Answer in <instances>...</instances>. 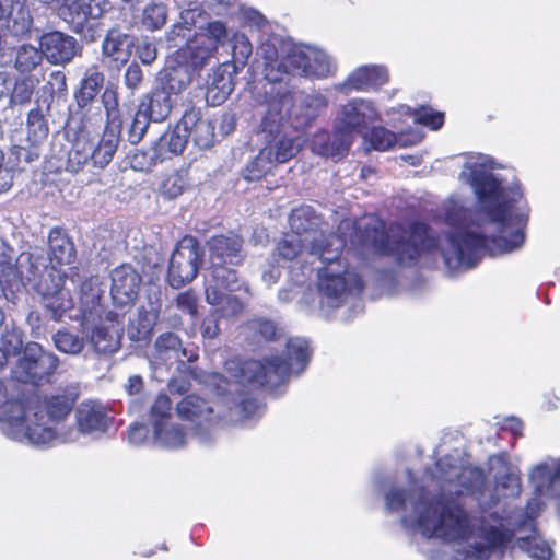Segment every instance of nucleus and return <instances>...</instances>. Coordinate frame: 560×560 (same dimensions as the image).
<instances>
[{"mask_svg":"<svg viewBox=\"0 0 560 560\" xmlns=\"http://www.w3.org/2000/svg\"><path fill=\"white\" fill-rule=\"evenodd\" d=\"M4 433L13 440L36 446L54 445L56 443L74 441L71 432H63L47 419L43 410H35L24 405L23 413L16 415Z\"/></svg>","mask_w":560,"mask_h":560,"instance_id":"obj_6","label":"nucleus"},{"mask_svg":"<svg viewBox=\"0 0 560 560\" xmlns=\"http://www.w3.org/2000/svg\"><path fill=\"white\" fill-rule=\"evenodd\" d=\"M102 103L104 105L107 126L98 141V144L93 148L91 145V162L94 166L103 168L110 163L119 143L120 126L115 124L118 117V102L116 93L106 89L102 95Z\"/></svg>","mask_w":560,"mask_h":560,"instance_id":"obj_12","label":"nucleus"},{"mask_svg":"<svg viewBox=\"0 0 560 560\" xmlns=\"http://www.w3.org/2000/svg\"><path fill=\"white\" fill-rule=\"evenodd\" d=\"M381 120V113L373 101L366 98H352L342 105L336 115V129L347 135L351 142L353 135L366 137L369 127Z\"/></svg>","mask_w":560,"mask_h":560,"instance_id":"obj_10","label":"nucleus"},{"mask_svg":"<svg viewBox=\"0 0 560 560\" xmlns=\"http://www.w3.org/2000/svg\"><path fill=\"white\" fill-rule=\"evenodd\" d=\"M137 55L142 63L150 65L156 59L158 50L153 43L142 40L137 46Z\"/></svg>","mask_w":560,"mask_h":560,"instance_id":"obj_62","label":"nucleus"},{"mask_svg":"<svg viewBox=\"0 0 560 560\" xmlns=\"http://www.w3.org/2000/svg\"><path fill=\"white\" fill-rule=\"evenodd\" d=\"M423 133L417 128L415 130H408L406 132H400L399 135H395L390 130L384 127L373 128L370 136L369 141L374 150L386 151L394 145L399 147H409L418 144L422 141Z\"/></svg>","mask_w":560,"mask_h":560,"instance_id":"obj_28","label":"nucleus"},{"mask_svg":"<svg viewBox=\"0 0 560 560\" xmlns=\"http://www.w3.org/2000/svg\"><path fill=\"white\" fill-rule=\"evenodd\" d=\"M351 144V139L335 128L332 133L325 130L315 133L311 140V150L320 156L339 160L348 153Z\"/></svg>","mask_w":560,"mask_h":560,"instance_id":"obj_26","label":"nucleus"},{"mask_svg":"<svg viewBox=\"0 0 560 560\" xmlns=\"http://www.w3.org/2000/svg\"><path fill=\"white\" fill-rule=\"evenodd\" d=\"M37 149H38V147H31V145H30V149H26L25 147L14 148V150L11 152V155H10V156H12L13 164L15 165L21 160H23L26 163H31L34 160L38 159L39 153H38Z\"/></svg>","mask_w":560,"mask_h":560,"instance_id":"obj_64","label":"nucleus"},{"mask_svg":"<svg viewBox=\"0 0 560 560\" xmlns=\"http://www.w3.org/2000/svg\"><path fill=\"white\" fill-rule=\"evenodd\" d=\"M33 19L30 8L21 0H11L7 15V28L15 37L26 35L32 27Z\"/></svg>","mask_w":560,"mask_h":560,"instance_id":"obj_39","label":"nucleus"},{"mask_svg":"<svg viewBox=\"0 0 560 560\" xmlns=\"http://www.w3.org/2000/svg\"><path fill=\"white\" fill-rule=\"evenodd\" d=\"M242 245V238L234 234L213 236L208 242L212 264H241Z\"/></svg>","mask_w":560,"mask_h":560,"instance_id":"obj_27","label":"nucleus"},{"mask_svg":"<svg viewBox=\"0 0 560 560\" xmlns=\"http://www.w3.org/2000/svg\"><path fill=\"white\" fill-rule=\"evenodd\" d=\"M242 16L244 23L248 26H255L264 33H266V28H269L268 21L265 16L253 8H242Z\"/></svg>","mask_w":560,"mask_h":560,"instance_id":"obj_58","label":"nucleus"},{"mask_svg":"<svg viewBox=\"0 0 560 560\" xmlns=\"http://www.w3.org/2000/svg\"><path fill=\"white\" fill-rule=\"evenodd\" d=\"M49 133L48 121L42 108L35 107L27 114L26 141L31 147L43 144Z\"/></svg>","mask_w":560,"mask_h":560,"instance_id":"obj_41","label":"nucleus"},{"mask_svg":"<svg viewBox=\"0 0 560 560\" xmlns=\"http://www.w3.org/2000/svg\"><path fill=\"white\" fill-rule=\"evenodd\" d=\"M195 435L189 430L186 431L184 425L171 421L153 431L155 443L166 448H178L184 446L188 439Z\"/></svg>","mask_w":560,"mask_h":560,"instance_id":"obj_40","label":"nucleus"},{"mask_svg":"<svg viewBox=\"0 0 560 560\" xmlns=\"http://www.w3.org/2000/svg\"><path fill=\"white\" fill-rule=\"evenodd\" d=\"M14 177V164L12 162V156H9L5 160L3 151L0 150V192L8 191L12 184Z\"/></svg>","mask_w":560,"mask_h":560,"instance_id":"obj_54","label":"nucleus"},{"mask_svg":"<svg viewBox=\"0 0 560 560\" xmlns=\"http://www.w3.org/2000/svg\"><path fill=\"white\" fill-rule=\"evenodd\" d=\"M185 187V177L182 174L174 172L164 176L159 185V192L163 198L173 200L183 194Z\"/></svg>","mask_w":560,"mask_h":560,"instance_id":"obj_48","label":"nucleus"},{"mask_svg":"<svg viewBox=\"0 0 560 560\" xmlns=\"http://www.w3.org/2000/svg\"><path fill=\"white\" fill-rule=\"evenodd\" d=\"M226 264H212L211 279L206 287V301L211 305L223 302L222 290L236 291L241 288L236 271L225 266Z\"/></svg>","mask_w":560,"mask_h":560,"instance_id":"obj_23","label":"nucleus"},{"mask_svg":"<svg viewBox=\"0 0 560 560\" xmlns=\"http://www.w3.org/2000/svg\"><path fill=\"white\" fill-rule=\"evenodd\" d=\"M88 338L97 353H113L120 347V334L114 325L100 324L92 329L90 335L88 334Z\"/></svg>","mask_w":560,"mask_h":560,"instance_id":"obj_38","label":"nucleus"},{"mask_svg":"<svg viewBox=\"0 0 560 560\" xmlns=\"http://www.w3.org/2000/svg\"><path fill=\"white\" fill-rule=\"evenodd\" d=\"M32 257L33 261H43L44 256L37 252L31 254H22L18 261V267L9 260H0V285L5 292L7 290L14 292L31 283L26 279L30 270L27 258Z\"/></svg>","mask_w":560,"mask_h":560,"instance_id":"obj_22","label":"nucleus"},{"mask_svg":"<svg viewBox=\"0 0 560 560\" xmlns=\"http://www.w3.org/2000/svg\"><path fill=\"white\" fill-rule=\"evenodd\" d=\"M349 241L342 237L314 238L310 255L320 264L317 269V290L322 308H338L363 291V281L348 266L342 252Z\"/></svg>","mask_w":560,"mask_h":560,"instance_id":"obj_5","label":"nucleus"},{"mask_svg":"<svg viewBox=\"0 0 560 560\" xmlns=\"http://www.w3.org/2000/svg\"><path fill=\"white\" fill-rule=\"evenodd\" d=\"M285 354L287 359L270 355L262 361L248 360L241 362L240 360H230L226 362L225 369L233 380L213 372L205 375L203 383L218 396H232L231 399H226L228 402L233 405L229 406L231 412L240 418H247L255 411L256 402L242 394L234 397L238 387L246 383L256 386H276L293 374L299 375L306 369L310 361L308 341L299 337L290 338L287 341Z\"/></svg>","mask_w":560,"mask_h":560,"instance_id":"obj_4","label":"nucleus"},{"mask_svg":"<svg viewBox=\"0 0 560 560\" xmlns=\"http://www.w3.org/2000/svg\"><path fill=\"white\" fill-rule=\"evenodd\" d=\"M226 38L225 25L218 21L211 22L205 32H200L187 40L184 55L189 58L191 67L201 68Z\"/></svg>","mask_w":560,"mask_h":560,"instance_id":"obj_13","label":"nucleus"},{"mask_svg":"<svg viewBox=\"0 0 560 560\" xmlns=\"http://www.w3.org/2000/svg\"><path fill=\"white\" fill-rule=\"evenodd\" d=\"M78 396V387L73 384L67 385L45 396L44 400L33 408L43 410L47 419L61 429V423L71 412Z\"/></svg>","mask_w":560,"mask_h":560,"instance_id":"obj_19","label":"nucleus"},{"mask_svg":"<svg viewBox=\"0 0 560 560\" xmlns=\"http://www.w3.org/2000/svg\"><path fill=\"white\" fill-rule=\"evenodd\" d=\"M198 299L197 295L192 291H186L178 294L176 299L177 307L189 314L190 316H196L198 311Z\"/></svg>","mask_w":560,"mask_h":560,"instance_id":"obj_60","label":"nucleus"},{"mask_svg":"<svg viewBox=\"0 0 560 560\" xmlns=\"http://www.w3.org/2000/svg\"><path fill=\"white\" fill-rule=\"evenodd\" d=\"M249 328L258 332L267 340L273 339L277 336V326L273 322L265 318H256L249 322Z\"/></svg>","mask_w":560,"mask_h":560,"instance_id":"obj_57","label":"nucleus"},{"mask_svg":"<svg viewBox=\"0 0 560 560\" xmlns=\"http://www.w3.org/2000/svg\"><path fill=\"white\" fill-rule=\"evenodd\" d=\"M488 464L495 480V493L490 495L491 502L499 501L501 497H516L521 493V477L512 470L505 453L490 456Z\"/></svg>","mask_w":560,"mask_h":560,"instance_id":"obj_16","label":"nucleus"},{"mask_svg":"<svg viewBox=\"0 0 560 560\" xmlns=\"http://www.w3.org/2000/svg\"><path fill=\"white\" fill-rule=\"evenodd\" d=\"M105 11V0H63L59 16L75 33H81L91 21L98 20Z\"/></svg>","mask_w":560,"mask_h":560,"instance_id":"obj_14","label":"nucleus"},{"mask_svg":"<svg viewBox=\"0 0 560 560\" xmlns=\"http://www.w3.org/2000/svg\"><path fill=\"white\" fill-rule=\"evenodd\" d=\"M89 161H91V144L80 136L68 153L66 168L71 173H78Z\"/></svg>","mask_w":560,"mask_h":560,"instance_id":"obj_45","label":"nucleus"},{"mask_svg":"<svg viewBox=\"0 0 560 560\" xmlns=\"http://www.w3.org/2000/svg\"><path fill=\"white\" fill-rule=\"evenodd\" d=\"M233 58L236 63L244 66L252 55V44L249 39L243 34H235L233 37Z\"/></svg>","mask_w":560,"mask_h":560,"instance_id":"obj_53","label":"nucleus"},{"mask_svg":"<svg viewBox=\"0 0 560 560\" xmlns=\"http://www.w3.org/2000/svg\"><path fill=\"white\" fill-rule=\"evenodd\" d=\"M390 113L412 116L416 124L428 126L433 130L441 128L444 121V116L442 113H433L430 108L424 107H421L417 110H411L409 106L401 104L397 107H393L387 112L388 115H390Z\"/></svg>","mask_w":560,"mask_h":560,"instance_id":"obj_43","label":"nucleus"},{"mask_svg":"<svg viewBox=\"0 0 560 560\" xmlns=\"http://www.w3.org/2000/svg\"><path fill=\"white\" fill-rule=\"evenodd\" d=\"M497 168L488 155L465 156L458 180L472 189L478 207L472 211L469 198L451 195L440 213L447 230L438 237L423 223L408 228L396 224L385 231L384 223L374 217L342 220L336 234H325L311 206L292 210L291 232L310 241V248L314 238L349 237V250L362 257L386 255L402 266L441 257L447 270H467L486 254H510L523 247V191L512 173L510 180Z\"/></svg>","mask_w":560,"mask_h":560,"instance_id":"obj_1","label":"nucleus"},{"mask_svg":"<svg viewBox=\"0 0 560 560\" xmlns=\"http://www.w3.org/2000/svg\"><path fill=\"white\" fill-rule=\"evenodd\" d=\"M43 58L42 49L23 44L16 48L14 68L21 73L31 72L42 63Z\"/></svg>","mask_w":560,"mask_h":560,"instance_id":"obj_44","label":"nucleus"},{"mask_svg":"<svg viewBox=\"0 0 560 560\" xmlns=\"http://www.w3.org/2000/svg\"><path fill=\"white\" fill-rule=\"evenodd\" d=\"M44 89L54 96H61L67 92V78L62 71H52L49 74L47 83Z\"/></svg>","mask_w":560,"mask_h":560,"instance_id":"obj_55","label":"nucleus"},{"mask_svg":"<svg viewBox=\"0 0 560 560\" xmlns=\"http://www.w3.org/2000/svg\"><path fill=\"white\" fill-rule=\"evenodd\" d=\"M184 115L194 116L192 124L187 125L185 133L200 149H208L214 140V127L208 119H203L199 108H189Z\"/></svg>","mask_w":560,"mask_h":560,"instance_id":"obj_34","label":"nucleus"},{"mask_svg":"<svg viewBox=\"0 0 560 560\" xmlns=\"http://www.w3.org/2000/svg\"><path fill=\"white\" fill-rule=\"evenodd\" d=\"M103 290L97 277H91L82 282L80 288V312L82 325L85 330L89 324L101 316V296Z\"/></svg>","mask_w":560,"mask_h":560,"instance_id":"obj_29","label":"nucleus"},{"mask_svg":"<svg viewBox=\"0 0 560 560\" xmlns=\"http://www.w3.org/2000/svg\"><path fill=\"white\" fill-rule=\"evenodd\" d=\"M201 252L198 241L192 236H185L173 250L167 279L171 287L178 289L191 282L199 270Z\"/></svg>","mask_w":560,"mask_h":560,"instance_id":"obj_11","label":"nucleus"},{"mask_svg":"<svg viewBox=\"0 0 560 560\" xmlns=\"http://www.w3.org/2000/svg\"><path fill=\"white\" fill-rule=\"evenodd\" d=\"M159 317V307L153 303L147 306H141L129 317V325L127 334L132 341L147 340L156 324Z\"/></svg>","mask_w":560,"mask_h":560,"instance_id":"obj_31","label":"nucleus"},{"mask_svg":"<svg viewBox=\"0 0 560 560\" xmlns=\"http://www.w3.org/2000/svg\"><path fill=\"white\" fill-rule=\"evenodd\" d=\"M279 258L284 261H290L299 257H303L306 262L313 264L316 258L310 255V241H304V237L289 232L285 233L282 240L278 243L276 248Z\"/></svg>","mask_w":560,"mask_h":560,"instance_id":"obj_35","label":"nucleus"},{"mask_svg":"<svg viewBox=\"0 0 560 560\" xmlns=\"http://www.w3.org/2000/svg\"><path fill=\"white\" fill-rule=\"evenodd\" d=\"M25 404V400L20 397L19 394L10 390L9 387L0 381V423L3 424V428H8L11 420H13L16 415L23 413Z\"/></svg>","mask_w":560,"mask_h":560,"instance_id":"obj_42","label":"nucleus"},{"mask_svg":"<svg viewBox=\"0 0 560 560\" xmlns=\"http://www.w3.org/2000/svg\"><path fill=\"white\" fill-rule=\"evenodd\" d=\"M270 151L261 149L259 154L244 170L246 180H258L272 171L276 166L271 161Z\"/></svg>","mask_w":560,"mask_h":560,"instance_id":"obj_46","label":"nucleus"},{"mask_svg":"<svg viewBox=\"0 0 560 560\" xmlns=\"http://www.w3.org/2000/svg\"><path fill=\"white\" fill-rule=\"evenodd\" d=\"M172 409V401L167 395L160 394L155 398L150 410V424L153 431L173 421Z\"/></svg>","mask_w":560,"mask_h":560,"instance_id":"obj_47","label":"nucleus"},{"mask_svg":"<svg viewBox=\"0 0 560 560\" xmlns=\"http://www.w3.org/2000/svg\"><path fill=\"white\" fill-rule=\"evenodd\" d=\"M218 314L224 317H233L241 314L244 310V304L235 296L224 293L223 302L218 305Z\"/></svg>","mask_w":560,"mask_h":560,"instance_id":"obj_56","label":"nucleus"},{"mask_svg":"<svg viewBox=\"0 0 560 560\" xmlns=\"http://www.w3.org/2000/svg\"><path fill=\"white\" fill-rule=\"evenodd\" d=\"M153 363L172 366L175 363L194 362L198 359L196 347H184L174 332H165L158 337L152 354Z\"/></svg>","mask_w":560,"mask_h":560,"instance_id":"obj_15","label":"nucleus"},{"mask_svg":"<svg viewBox=\"0 0 560 560\" xmlns=\"http://www.w3.org/2000/svg\"><path fill=\"white\" fill-rule=\"evenodd\" d=\"M78 431L82 434L106 432L109 418L105 408L96 401H84L75 410Z\"/></svg>","mask_w":560,"mask_h":560,"instance_id":"obj_24","label":"nucleus"},{"mask_svg":"<svg viewBox=\"0 0 560 560\" xmlns=\"http://www.w3.org/2000/svg\"><path fill=\"white\" fill-rule=\"evenodd\" d=\"M141 276L130 266L121 265L112 271L110 295L115 305L124 307L136 300Z\"/></svg>","mask_w":560,"mask_h":560,"instance_id":"obj_18","label":"nucleus"},{"mask_svg":"<svg viewBox=\"0 0 560 560\" xmlns=\"http://www.w3.org/2000/svg\"><path fill=\"white\" fill-rule=\"evenodd\" d=\"M149 438V430L142 423H135L128 430V441L135 446L142 445Z\"/></svg>","mask_w":560,"mask_h":560,"instance_id":"obj_63","label":"nucleus"},{"mask_svg":"<svg viewBox=\"0 0 560 560\" xmlns=\"http://www.w3.org/2000/svg\"><path fill=\"white\" fill-rule=\"evenodd\" d=\"M54 343L59 351L68 354H78L84 347V340L69 331H58L54 336Z\"/></svg>","mask_w":560,"mask_h":560,"instance_id":"obj_50","label":"nucleus"},{"mask_svg":"<svg viewBox=\"0 0 560 560\" xmlns=\"http://www.w3.org/2000/svg\"><path fill=\"white\" fill-rule=\"evenodd\" d=\"M190 81L191 72L187 65L168 66L161 73L160 89L173 97L180 94Z\"/></svg>","mask_w":560,"mask_h":560,"instance_id":"obj_37","label":"nucleus"},{"mask_svg":"<svg viewBox=\"0 0 560 560\" xmlns=\"http://www.w3.org/2000/svg\"><path fill=\"white\" fill-rule=\"evenodd\" d=\"M39 46L43 57L54 65L69 63L80 49L74 37L58 31L43 34Z\"/></svg>","mask_w":560,"mask_h":560,"instance_id":"obj_17","label":"nucleus"},{"mask_svg":"<svg viewBox=\"0 0 560 560\" xmlns=\"http://www.w3.org/2000/svg\"><path fill=\"white\" fill-rule=\"evenodd\" d=\"M142 80H143V72H142V69L140 68V66L135 62L129 65V67L126 70V73H125L126 86L129 90L135 91L140 86Z\"/></svg>","mask_w":560,"mask_h":560,"instance_id":"obj_61","label":"nucleus"},{"mask_svg":"<svg viewBox=\"0 0 560 560\" xmlns=\"http://www.w3.org/2000/svg\"><path fill=\"white\" fill-rule=\"evenodd\" d=\"M27 261L30 264L27 281L43 295L45 307L51 313V317L60 320L74 305L70 291L63 287L66 272L55 267L47 269L46 259L37 262L30 257Z\"/></svg>","mask_w":560,"mask_h":560,"instance_id":"obj_7","label":"nucleus"},{"mask_svg":"<svg viewBox=\"0 0 560 560\" xmlns=\"http://www.w3.org/2000/svg\"><path fill=\"white\" fill-rule=\"evenodd\" d=\"M389 80L388 71L384 66L368 65L357 68L352 71L340 90L348 92L354 91H370L380 89Z\"/></svg>","mask_w":560,"mask_h":560,"instance_id":"obj_21","label":"nucleus"},{"mask_svg":"<svg viewBox=\"0 0 560 560\" xmlns=\"http://www.w3.org/2000/svg\"><path fill=\"white\" fill-rule=\"evenodd\" d=\"M58 366V358L45 351L40 345L30 342L23 349L12 373L21 383L40 385L49 382Z\"/></svg>","mask_w":560,"mask_h":560,"instance_id":"obj_9","label":"nucleus"},{"mask_svg":"<svg viewBox=\"0 0 560 560\" xmlns=\"http://www.w3.org/2000/svg\"><path fill=\"white\" fill-rule=\"evenodd\" d=\"M49 256L46 259L47 269L70 265L74 259V246L61 229H52L48 236Z\"/></svg>","mask_w":560,"mask_h":560,"instance_id":"obj_30","label":"nucleus"},{"mask_svg":"<svg viewBox=\"0 0 560 560\" xmlns=\"http://www.w3.org/2000/svg\"><path fill=\"white\" fill-rule=\"evenodd\" d=\"M192 119L194 116L191 115H183L182 119L173 129L165 131L152 148V159L162 162L174 155L183 153L188 142L185 128L187 125L192 124Z\"/></svg>","mask_w":560,"mask_h":560,"instance_id":"obj_20","label":"nucleus"},{"mask_svg":"<svg viewBox=\"0 0 560 560\" xmlns=\"http://www.w3.org/2000/svg\"><path fill=\"white\" fill-rule=\"evenodd\" d=\"M166 19V7L162 3H151L144 8L141 23L147 30L155 31L165 24Z\"/></svg>","mask_w":560,"mask_h":560,"instance_id":"obj_49","label":"nucleus"},{"mask_svg":"<svg viewBox=\"0 0 560 560\" xmlns=\"http://www.w3.org/2000/svg\"><path fill=\"white\" fill-rule=\"evenodd\" d=\"M105 77L98 67L92 66L84 72L79 89L74 92V98L79 107L91 104L103 89Z\"/></svg>","mask_w":560,"mask_h":560,"instance_id":"obj_33","label":"nucleus"},{"mask_svg":"<svg viewBox=\"0 0 560 560\" xmlns=\"http://www.w3.org/2000/svg\"><path fill=\"white\" fill-rule=\"evenodd\" d=\"M199 15L200 13L197 9H189L183 11L180 13L182 22L173 26L172 31L168 33V39L176 40L177 37L186 39L188 37L186 32H189L190 26L196 24V18Z\"/></svg>","mask_w":560,"mask_h":560,"instance_id":"obj_51","label":"nucleus"},{"mask_svg":"<svg viewBox=\"0 0 560 560\" xmlns=\"http://www.w3.org/2000/svg\"><path fill=\"white\" fill-rule=\"evenodd\" d=\"M218 311L209 314L201 324L200 331L205 339H215L220 335Z\"/></svg>","mask_w":560,"mask_h":560,"instance_id":"obj_59","label":"nucleus"},{"mask_svg":"<svg viewBox=\"0 0 560 560\" xmlns=\"http://www.w3.org/2000/svg\"><path fill=\"white\" fill-rule=\"evenodd\" d=\"M174 103L175 101L167 92L158 88L141 101L139 107L151 117L152 121L159 122L170 116Z\"/></svg>","mask_w":560,"mask_h":560,"instance_id":"obj_36","label":"nucleus"},{"mask_svg":"<svg viewBox=\"0 0 560 560\" xmlns=\"http://www.w3.org/2000/svg\"><path fill=\"white\" fill-rule=\"evenodd\" d=\"M234 65L222 63L209 75L206 92V100L209 105H221L229 97L234 90Z\"/></svg>","mask_w":560,"mask_h":560,"instance_id":"obj_25","label":"nucleus"},{"mask_svg":"<svg viewBox=\"0 0 560 560\" xmlns=\"http://www.w3.org/2000/svg\"><path fill=\"white\" fill-rule=\"evenodd\" d=\"M178 416L188 421L190 431L201 444H209L214 440L215 427L221 419L212 404L197 395H188L177 404Z\"/></svg>","mask_w":560,"mask_h":560,"instance_id":"obj_8","label":"nucleus"},{"mask_svg":"<svg viewBox=\"0 0 560 560\" xmlns=\"http://www.w3.org/2000/svg\"><path fill=\"white\" fill-rule=\"evenodd\" d=\"M259 50L265 59V81L254 85L253 97L265 106L260 122L266 135L262 149L270 151L277 165L295 156L302 144L300 137L290 136L288 129L304 130L328 104L320 93H292L281 83L295 77L326 78L335 72L336 65L319 48L283 44L277 36L261 39Z\"/></svg>","mask_w":560,"mask_h":560,"instance_id":"obj_3","label":"nucleus"},{"mask_svg":"<svg viewBox=\"0 0 560 560\" xmlns=\"http://www.w3.org/2000/svg\"><path fill=\"white\" fill-rule=\"evenodd\" d=\"M150 121H152L151 117L148 116L140 107L138 108L135 117L131 121L129 131H128V140L130 143H138L147 132Z\"/></svg>","mask_w":560,"mask_h":560,"instance_id":"obj_52","label":"nucleus"},{"mask_svg":"<svg viewBox=\"0 0 560 560\" xmlns=\"http://www.w3.org/2000/svg\"><path fill=\"white\" fill-rule=\"evenodd\" d=\"M133 46L132 38L119 30H110L102 44L103 56L117 65L128 61Z\"/></svg>","mask_w":560,"mask_h":560,"instance_id":"obj_32","label":"nucleus"},{"mask_svg":"<svg viewBox=\"0 0 560 560\" xmlns=\"http://www.w3.org/2000/svg\"><path fill=\"white\" fill-rule=\"evenodd\" d=\"M411 479L410 472H408ZM428 488L410 480L409 488L389 486L384 492L388 512L406 514L402 525L425 538L456 545V560L500 559L515 546L533 560H552L551 545L535 532V520L550 500L560 520V456L547 457L528 470L535 497L524 509L499 514L482 505L483 471L458 456L440 458L425 475Z\"/></svg>","mask_w":560,"mask_h":560,"instance_id":"obj_2","label":"nucleus"}]
</instances>
